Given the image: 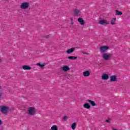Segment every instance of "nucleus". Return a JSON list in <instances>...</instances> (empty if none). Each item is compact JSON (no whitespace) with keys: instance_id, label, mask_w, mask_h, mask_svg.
<instances>
[{"instance_id":"1","label":"nucleus","mask_w":130,"mask_h":130,"mask_svg":"<svg viewBox=\"0 0 130 130\" xmlns=\"http://www.w3.org/2000/svg\"><path fill=\"white\" fill-rule=\"evenodd\" d=\"M109 49V47L108 46H102L99 48V51L101 53H106Z\"/></svg>"},{"instance_id":"2","label":"nucleus","mask_w":130,"mask_h":130,"mask_svg":"<svg viewBox=\"0 0 130 130\" xmlns=\"http://www.w3.org/2000/svg\"><path fill=\"white\" fill-rule=\"evenodd\" d=\"M103 58L104 60H110L111 57H112V55L108 53H104L102 55Z\"/></svg>"},{"instance_id":"3","label":"nucleus","mask_w":130,"mask_h":130,"mask_svg":"<svg viewBox=\"0 0 130 130\" xmlns=\"http://www.w3.org/2000/svg\"><path fill=\"white\" fill-rule=\"evenodd\" d=\"M27 113L29 114V115H35L36 113V109L33 107H29L28 109Z\"/></svg>"},{"instance_id":"4","label":"nucleus","mask_w":130,"mask_h":130,"mask_svg":"<svg viewBox=\"0 0 130 130\" xmlns=\"http://www.w3.org/2000/svg\"><path fill=\"white\" fill-rule=\"evenodd\" d=\"M29 5H30V4L28 2H23L21 4L20 8L22 10H26L29 8Z\"/></svg>"},{"instance_id":"5","label":"nucleus","mask_w":130,"mask_h":130,"mask_svg":"<svg viewBox=\"0 0 130 130\" xmlns=\"http://www.w3.org/2000/svg\"><path fill=\"white\" fill-rule=\"evenodd\" d=\"M1 112L3 113V114H7L9 111V107L6 106H2L1 107Z\"/></svg>"},{"instance_id":"6","label":"nucleus","mask_w":130,"mask_h":130,"mask_svg":"<svg viewBox=\"0 0 130 130\" xmlns=\"http://www.w3.org/2000/svg\"><path fill=\"white\" fill-rule=\"evenodd\" d=\"M99 24H100V25H102V26H106V25H108V24H109V22L105 20H101L99 21Z\"/></svg>"},{"instance_id":"7","label":"nucleus","mask_w":130,"mask_h":130,"mask_svg":"<svg viewBox=\"0 0 130 130\" xmlns=\"http://www.w3.org/2000/svg\"><path fill=\"white\" fill-rule=\"evenodd\" d=\"M61 69L63 72H68L71 70V68H70V67L67 65L63 66L61 67Z\"/></svg>"},{"instance_id":"8","label":"nucleus","mask_w":130,"mask_h":130,"mask_svg":"<svg viewBox=\"0 0 130 130\" xmlns=\"http://www.w3.org/2000/svg\"><path fill=\"white\" fill-rule=\"evenodd\" d=\"M74 16H81V11L78 9H75L74 10Z\"/></svg>"},{"instance_id":"9","label":"nucleus","mask_w":130,"mask_h":130,"mask_svg":"<svg viewBox=\"0 0 130 130\" xmlns=\"http://www.w3.org/2000/svg\"><path fill=\"white\" fill-rule=\"evenodd\" d=\"M108 79H109V76L107 74H104L102 76V79L106 81Z\"/></svg>"},{"instance_id":"10","label":"nucleus","mask_w":130,"mask_h":130,"mask_svg":"<svg viewBox=\"0 0 130 130\" xmlns=\"http://www.w3.org/2000/svg\"><path fill=\"white\" fill-rule=\"evenodd\" d=\"M117 81V77L115 75H112L110 77L111 82H116Z\"/></svg>"},{"instance_id":"11","label":"nucleus","mask_w":130,"mask_h":130,"mask_svg":"<svg viewBox=\"0 0 130 130\" xmlns=\"http://www.w3.org/2000/svg\"><path fill=\"white\" fill-rule=\"evenodd\" d=\"M22 69L24 71H30V70H31V67L27 65H23L22 66Z\"/></svg>"},{"instance_id":"12","label":"nucleus","mask_w":130,"mask_h":130,"mask_svg":"<svg viewBox=\"0 0 130 130\" xmlns=\"http://www.w3.org/2000/svg\"><path fill=\"white\" fill-rule=\"evenodd\" d=\"M83 107L86 109H90V108H91V106L88 103H85L83 105Z\"/></svg>"},{"instance_id":"13","label":"nucleus","mask_w":130,"mask_h":130,"mask_svg":"<svg viewBox=\"0 0 130 130\" xmlns=\"http://www.w3.org/2000/svg\"><path fill=\"white\" fill-rule=\"evenodd\" d=\"M75 49H76V48H72L70 49L67 50L66 52L68 54H71V53H73L75 51Z\"/></svg>"},{"instance_id":"14","label":"nucleus","mask_w":130,"mask_h":130,"mask_svg":"<svg viewBox=\"0 0 130 130\" xmlns=\"http://www.w3.org/2000/svg\"><path fill=\"white\" fill-rule=\"evenodd\" d=\"M78 21L79 22V23H80V24L82 25H85V21H84V20L83 19V18H79L78 19Z\"/></svg>"},{"instance_id":"15","label":"nucleus","mask_w":130,"mask_h":130,"mask_svg":"<svg viewBox=\"0 0 130 130\" xmlns=\"http://www.w3.org/2000/svg\"><path fill=\"white\" fill-rule=\"evenodd\" d=\"M84 77H89L90 76V72L89 71H86L83 72Z\"/></svg>"},{"instance_id":"16","label":"nucleus","mask_w":130,"mask_h":130,"mask_svg":"<svg viewBox=\"0 0 130 130\" xmlns=\"http://www.w3.org/2000/svg\"><path fill=\"white\" fill-rule=\"evenodd\" d=\"M36 65L38 66V67H40V68L43 69V68H44V67H45V63L39 62L37 63Z\"/></svg>"},{"instance_id":"17","label":"nucleus","mask_w":130,"mask_h":130,"mask_svg":"<svg viewBox=\"0 0 130 130\" xmlns=\"http://www.w3.org/2000/svg\"><path fill=\"white\" fill-rule=\"evenodd\" d=\"M111 25H115L116 24V18H114L111 19Z\"/></svg>"},{"instance_id":"18","label":"nucleus","mask_w":130,"mask_h":130,"mask_svg":"<svg viewBox=\"0 0 130 130\" xmlns=\"http://www.w3.org/2000/svg\"><path fill=\"white\" fill-rule=\"evenodd\" d=\"M88 102L91 104V106H96V104L95 103L94 101H93L91 100H88Z\"/></svg>"},{"instance_id":"19","label":"nucleus","mask_w":130,"mask_h":130,"mask_svg":"<svg viewBox=\"0 0 130 130\" xmlns=\"http://www.w3.org/2000/svg\"><path fill=\"white\" fill-rule=\"evenodd\" d=\"M115 15L116 16H121V15H122V12H121V11H119L118 10H116Z\"/></svg>"},{"instance_id":"20","label":"nucleus","mask_w":130,"mask_h":130,"mask_svg":"<svg viewBox=\"0 0 130 130\" xmlns=\"http://www.w3.org/2000/svg\"><path fill=\"white\" fill-rule=\"evenodd\" d=\"M51 130H58V127L56 125H53L51 126Z\"/></svg>"},{"instance_id":"21","label":"nucleus","mask_w":130,"mask_h":130,"mask_svg":"<svg viewBox=\"0 0 130 130\" xmlns=\"http://www.w3.org/2000/svg\"><path fill=\"white\" fill-rule=\"evenodd\" d=\"M68 58L69 59H71L72 60H75V59H77L78 57L77 56H69Z\"/></svg>"},{"instance_id":"22","label":"nucleus","mask_w":130,"mask_h":130,"mask_svg":"<svg viewBox=\"0 0 130 130\" xmlns=\"http://www.w3.org/2000/svg\"><path fill=\"white\" fill-rule=\"evenodd\" d=\"M76 127H77V123H73L71 125V128H72V129H76Z\"/></svg>"},{"instance_id":"23","label":"nucleus","mask_w":130,"mask_h":130,"mask_svg":"<svg viewBox=\"0 0 130 130\" xmlns=\"http://www.w3.org/2000/svg\"><path fill=\"white\" fill-rule=\"evenodd\" d=\"M73 20H74V18L73 17L70 18V21H71V24L72 25L74 24V22L73 21Z\"/></svg>"},{"instance_id":"24","label":"nucleus","mask_w":130,"mask_h":130,"mask_svg":"<svg viewBox=\"0 0 130 130\" xmlns=\"http://www.w3.org/2000/svg\"><path fill=\"white\" fill-rule=\"evenodd\" d=\"M111 120V119L109 118V119L106 120V122L109 123V122H110Z\"/></svg>"},{"instance_id":"25","label":"nucleus","mask_w":130,"mask_h":130,"mask_svg":"<svg viewBox=\"0 0 130 130\" xmlns=\"http://www.w3.org/2000/svg\"><path fill=\"white\" fill-rule=\"evenodd\" d=\"M63 119L64 120H67V119H68V117H67L66 116H64Z\"/></svg>"},{"instance_id":"26","label":"nucleus","mask_w":130,"mask_h":130,"mask_svg":"<svg viewBox=\"0 0 130 130\" xmlns=\"http://www.w3.org/2000/svg\"><path fill=\"white\" fill-rule=\"evenodd\" d=\"M83 54H89L87 52H83Z\"/></svg>"},{"instance_id":"27","label":"nucleus","mask_w":130,"mask_h":130,"mask_svg":"<svg viewBox=\"0 0 130 130\" xmlns=\"http://www.w3.org/2000/svg\"><path fill=\"white\" fill-rule=\"evenodd\" d=\"M2 120L0 119V125L2 124Z\"/></svg>"},{"instance_id":"28","label":"nucleus","mask_w":130,"mask_h":130,"mask_svg":"<svg viewBox=\"0 0 130 130\" xmlns=\"http://www.w3.org/2000/svg\"><path fill=\"white\" fill-rule=\"evenodd\" d=\"M2 96V94H1V93H0V97Z\"/></svg>"},{"instance_id":"29","label":"nucleus","mask_w":130,"mask_h":130,"mask_svg":"<svg viewBox=\"0 0 130 130\" xmlns=\"http://www.w3.org/2000/svg\"><path fill=\"white\" fill-rule=\"evenodd\" d=\"M113 130H117V129H113Z\"/></svg>"}]
</instances>
